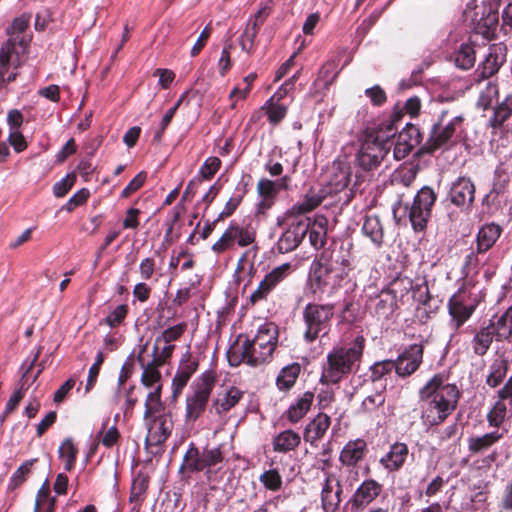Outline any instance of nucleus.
<instances>
[{"instance_id":"obj_40","label":"nucleus","mask_w":512,"mask_h":512,"mask_svg":"<svg viewBox=\"0 0 512 512\" xmlns=\"http://www.w3.org/2000/svg\"><path fill=\"white\" fill-rule=\"evenodd\" d=\"M476 55L474 47L470 44H461L455 52V65L462 70H469L475 64Z\"/></svg>"},{"instance_id":"obj_58","label":"nucleus","mask_w":512,"mask_h":512,"mask_svg":"<svg viewBox=\"0 0 512 512\" xmlns=\"http://www.w3.org/2000/svg\"><path fill=\"white\" fill-rule=\"evenodd\" d=\"M147 179V173L145 171L139 172L129 183L128 185L122 190L121 197L128 198L133 193L138 191L146 182Z\"/></svg>"},{"instance_id":"obj_46","label":"nucleus","mask_w":512,"mask_h":512,"mask_svg":"<svg viewBox=\"0 0 512 512\" xmlns=\"http://www.w3.org/2000/svg\"><path fill=\"white\" fill-rule=\"evenodd\" d=\"M501 438L498 432L487 433L480 437H472L469 439V450L472 452H480Z\"/></svg>"},{"instance_id":"obj_33","label":"nucleus","mask_w":512,"mask_h":512,"mask_svg":"<svg viewBox=\"0 0 512 512\" xmlns=\"http://www.w3.org/2000/svg\"><path fill=\"white\" fill-rule=\"evenodd\" d=\"M300 442V435L291 429H287L277 434L273 438L272 444L274 451L279 453H287L296 449Z\"/></svg>"},{"instance_id":"obj_12","label":"nucleus","mask_w":512,"mask_h":512,"mask_svg":"<svg viewBox=\"0 0 512 512\" xmlns=\"http://www.w3.org/2000/svg\"><path fill=\"white\" fill-rule=\"evenodd\" d=\"M334 315V306L331 304H308L303 311L306 325L304 337L306 341L313 342L321 335H326L330 321Z\"/></svg>"},{"instance_id":"obj_44","label":"nucleus","mask_w":512,"mask_h":512,"mask_svg":"<svg viewBox=\"0 0 512 512\" xmlns=\"http://www.w3.org/2000/svg\"><path fill=\"white\" fill-rule=\"evenodd\" d=\"M59 458L64 461V469L71 471L75 465L77 448L70 438L65 439L58 449Z\"/></svg>"},{"instance_id":"obj_60","label":"nucleus","mask_w":512,"mask_h":512,"mask_svg":"<svg viewBox=\"0 0 512 512\" xmlns=\"http://www.w3.org/2000/svg\"><path fill=\"white\" fill-rule=\"evenodd\" d=\"M160 345L161 344H157V342L155 341L152 352L150 354H148L147 353L148 342H145L144 344L140 345V350H139L137 356H142L143 359L148 364L162 366V363H158V358L160 355Z\"/></svg>"},{"instance_id":"obj_21","label":"nucleus","mask_w":512,"mask_h":512,"mask_svg":"<svg viewBox=\"0 0 512 512\" xmlns=\"http://www.w3.org/2000/svg\"><path fill=\"white\" fill-rule=\"evenodd\" d=\"M382 485L373 479L365 480L351 498L352 508L363 509L381 493Z\"/></svg>"},{"instance_id":"obj_11","label":"nucleus","mask_w":512,"mask_h":512,"mask_svg":"<svg viewBox=\"0 0 512 512\" xmlns=\"http://www.w3.org/2000/svg\"><path fill=\"white\" fill-rule=\"evenodd\" d=\"M436 200L437 194L434 190L429 186H424L417 192L411 205H406L408 219L415 232L425 231Z\"/></svg>"},{"instance_id":"obj_6","label":"nucleus","mask_w":512,"mask_h":512,"mask_svg":"<svg viewBox=\"0 0 512 512\" xmlns=\"http://www.w3.org/2000/svg\"><path fill=\"white\" fill-rule=\"evenodd\" d=\"M453 113L454 111L448 108L439 112L437 120L431 127L428 139L419 148V154H433L440 149L447 150L453 145V137L465 120L463 114H457L445 123L447 116Z\"/></svg>"},{"instance_id":"obj_61","label":"nucleus","mask_w":512,"mask_h":512,"mask_svg":"<svg viewBox=\"0 0 512 512\" xmlns=\"http://www.w3.org/2000/svg\"><path fill=\"white\" fill-rule=\"evenodd\" d=\"M90 192L87 188H82L77 191L64 205L63 209L68 212H72L78 206L83 205L89 198Z\"/></svg>"},{"instance_id":"obj_2","label":"nucleus","mask_w":512,"mask_h":512,"mask_svg":"<svg viewBox=\"0 0 512 512\" xmlns=\"http://www.w3.org/2000/svg\"><path fill=\"white\" fill-rule=\"evenodd\" d=\"M278 341V328L274 323H265L258 328L254 339L239 338L228 350L227 358L231 366L242 362L257 366L270 360Z\"/></svg>"},{"instance_id":"obj_14","label":"nucleus","mask_w":512,"mask_h":512,"mask_svg":"<svg viewBox=\"0 0 512 512\" xmlns=\"http://www.w3.org/2000/svg\"><path fill=\"white\" fill-rule=\"evenodd\" d=\"M309 225V218H294L291 227L282 234L277 242L278 252L286 254L297 248L307 234Z\"/></svg>"},{"instance_id":"obj_17","label":"nucleus","mask_w":512,"mask_h":512,"mask_svg":"<svg viewBox=\"0 0 512 512\" xmlns=\"http://www.w3.org/2000/svg\"><path fill=\"white\" fill-rule=\"evenodd\" d=\"M423 358V346L413 344L399 355L395 363V371L401 377L413 374L419 367Z\"/></svg>"},{"instance_id":"obj_15","label":"nucleus","mask_w":512,"mask_h":512,"mask_svg":"<svg viewBox=\"0 0 512 512\" xmlns=\"http://www.w3.org/2000/svg\"><path fill=\"white\" fill-rule=\"evenodd\" d=\"M422 139L423 135L420 129L412 123H407L398 133L393 149L394 158L397 160L404 159L415 147L420 145Z\"/></svg>"},{"instance_id":"obj_47","label":"nucleus","mask_w":512,"mask_h":512,"mask_svg":"<svg viewBox=\"0 0 512 512\" xmlns=\"http://www.w3.org/2000/svg\"><path fill=\"white\" fill-rule=\"evenodd\" d=\"M54 498L50 497L49 487L44 484L38 491L35 512H54Z\"/></svg>"},{"instance_id":"obj_53","label":"nucleus","mask_w":512,"mask_h":512,"mask_svg":"<svg viewBox=\"0 0 512 512\" xmlns=\"http://www.w3.org/2000/svg\"><path fill=\"white\" fill-rule=\"evenodd\" d=\"M104 362V354L99 351L95 357V361L93 365L90 367L87 377V382L85 385V394L89 393L91 389L94 387L97 377L99 375L100 367Z\"/></svg>"},{"instance_id":"obj_45","label":"nucleus","mask_w":512,"mask_h":512,"mask_svg":"<svg viewBox=\"0 0 512 512\" xmlns=\"http://www.w3.org/2000/svg\"><path fill=\"white\" fill-rule=\"evenodd\" d=\"M273 100V98H270L262 109L266 110L269 123L276 126L286 117L287 107L283 104L274 103Z\"/></svg>"},{"instance_id":"obj_29","label":"nucleus","mask_w":512,"mask_h":512,"mask_svg":"<svg viewBox=\"0 0 512 512\" xmlns=\"http://www.w3.org/2000/svg\"><path fill=\"white\" fill-rule=\"evenodd\" d=\"M332 278V258H317L312 265L311 281L321 288L330 284Z\"/></svg>"},{"instance_id":"obj_18","label":"nucleus","mask_w":512,"mask_h":512,"mask_svg":"<svg viewBox=\"0 0 512 512\" xmlns=\"http://www.w3.org/2000/svg\"><path fill=\"white\" fill-rule=\"evenodd\" d=\"M450 201L457 207L470 206L475 199V185L470 178L459 177L449 190Z\"/></svg>"},{"instance_id":"obj_27","label":"nucleus","mask_w":512,"mask_h":512,"mask_svg":"<svg viewBox=\"0 0 512 512\" xmlns=\"http://www.w3.org/2000/svg\"><path fill=\"white\" fill-rule=\"evenodd\" d=\"M502 62L503 61L497 54V48L495 46H492L489 49V53L485 57L484 61L478 66V68L475 71L474 75L476 80L482 81L495 75L499 71Z\"/></svg>"},{"instance_id":"obj_4","label":"nucleus","mask_w":512,"mask_h":512,"mask_svg":"<svg viewBox=\"0 0 512 512\" xmlns=\"http://www.w3.org/2000/svg\"><path fill=\"white\" fill-rule=\"evenodd\" d=\"M364 338L358 336L351 346L336 347L327 354V362L323 365L320 381L323 384H336L346 375L353 372L362 356Z\"/></svg>"},{"instance_id":"obj_64","label":"nucleus","mask_w":512,"mask_h":512,"mask_svg":"<svg viewBox=\"0 0 512 512\" xmlns=\"http://www.w3.org/2000/svg\"><path fill=\"white\" fill-rule=\"evenodd\" d=\"M128 308L126 305H118L109 315L106 317V323L110 327L118 326L126 317Z\"/></svg>"},{"instance_id":"obj_24","label":"nucleus","mask_w":512,"mask_h":512,"mask_svg":"<svg viewBox=\"0 0 512 512\" xmlns=\"http://www.w3.org/2000/svg\"><path fill=\"white\" fill-rule=\"evenodd\" d=\"M367 452V444L363 439L349 441L340 453V461L343 465L354 466L363 459Z\"/></svg>"},{"instance_id":"obj_25","label":"nucleus","mask_w":512,"mask_h":512,"mask_svg":"<svg viewBox=\"0 0 512 512\" xmlns=\"http://www.w3.org/2000/svg\"><path fill=\"white\" fill-rule=\"evenodd\" d=\"M314 395L312 392H305L298 397L285 412L286 419L291 424L298 423L310 410Z\"/></svg>"},{"instance_id":"obj_13","label":"nucleus","mask_w":512,"mask_h":512,"mask_svg":"<svg viewBox=\"0 0 512 512\" xmlns=\"http://www.w3.org/2000/svg\"><path fill=\"white\" fill-rule=\"evenodd\" d=\"M352 168L346 157H339L329 165L324 173L327 193L337 194L348 187Z\"/></svg>"},{"instance_id":"obj_54","label":"nucleus","mask_w":512,"mask_h":512,"mask_svg":"<svg viewBox=\"0 0 512 512\" xmlns=\"http://www.w3.org/2000/svg\"><path fill=\"white\" fill-rule=\"evenodd\" d=\"M337 63L334 60L327 61L319 70L318 78L325 81V87L328 88L339 74L336 71Z\"/></svg>"},{"instance_id":"obj_50","label":"nucleus","mask_w":512,"mask_h":512,"mask_svg":"<svg viewBox=\"0 0 512 512\" xmlns=\"http://www.w3.org/2000/svg\"><path fill=\"white\" fill-rule=\"evenodd\" d=\"M394 361L385 360L377 362L371 366V380L373 382L382 381L387 375H389L395 368Z\"/></svg>"},{"instance_id":"obj_34","label":"nucleus","mask_w":512,"mask_h":512,"mask_svg":"<svg viewBox=\"0 0 512 512\" xmlns=\"http://www.w3.org/2000/svg\"><path fill=\"white\" fill-rule=\"evenodd\" d=\"M197 370V364L194 362H186L180 365L175 376L172 379L173 397H178L184 387L187 385L191 376Z\"/></svg>"},{"instance_id":"obj_22","label":"nucleus","mask_w":512,"mask_h":512,"mask_svg":"<svg viewBox=\"0 0 512 512\" xmlns=\"http://www.w3.org/2000/svg\"><path fill=\"white\" fill-rule=\"evenodd\" d=\"M408 453V447L405 443L396 442L392 444L389 451L380 458V463L388 471H397L405 463Z\"/></svg>"},{"instance_id":"obj_51","label":"nucleus","mask_w":512,"mask_h":512,"mask_svg":"<svg viewBox=\"0 0 512 512\" xmlns=\"http://www.w3.org/2000/svg\"><path fill=\"white\" fill-rule=\"evenodd\" d=\"M186 324L180 323L165 329L157 338V344L169 343L176 341L185 331Z\"/></svg>"},{"instance_id":"obj_30","label":"nucleus","mask_w":512,"mask_h":512,"mask_svg":"<svg viewBox=\"0 0 512 512\" xmlns=\"http://www.w3.org/2000/svg\"><path fill=\"white\" fill-rule=\"evenodd\" d=\"M499 22L498 11L489 9L476 23L474 31L482 35L485 40H493L496 36V30Z\"/></svg>"},{"instance_id":"obj_49","label":"nucleus","mask_w":512,"mask_h":512,"mask_svg":"<svg viewBox=\"0 0 512 512\" xmlns=\"http://www.w3.org/2000/svg\"><path fill=\"white\" fill-rule=\"evenodd\" d=\"M264 487L271 491H279L282 487V477L278 470L270 469L262 473L259 477Z\"/></svg>"},{"instance_id":"obj_62","label":"nucleus","mask_w":512,"mask_h":512,"mask_svg":"<svg viewBox=\"0 0 512 512\" xmlns=\"http://www.w3.org/2000/svg\"><path fill=\"white\" fill-rule=\"evenodd\" d=\"M395 306V296L390 291H382L379 301L376 305L377 312L381 310L383 314L391 313Z\"/></svg>"},{"instance_id":"obj_38","label":"nucleus","mask_w":512,"mask_h":512,"mask_svg":"<svg viewBox=\"0 0 512 512\" xmlns=\"http://www.w3.org/2000/svg\"><path fill=\"white\" fill-rule=\"evenodd\" d=\"M323 201V197L318 194L307 195L303 202L295 204L286 212V218L292 220L298 216H304L317 208Z\"/></svg>"},{"instance_id":"obj_20","label":"nucleus","mask_w":512,"mask_h":512,"mask_svg":"<svg viewBox=\"0 0 512 512\" xmlns=\"http://www.w3.org/2000/svg\"><path fill=\"white\" fill-rule=\"evenodd\" d=\"M342 488L335 475L326 477L321 491V502L325 512H334L340 504Z\"/></svg>"},{"instance_id":"obj_26","label":"nucleus","mask_w":512,"mask_h":512,"mask_svg":"<svg viewBox=\"0 0 512 512\" xmlns=\"http://www.w3.org/2000/svg\"><path fill=\"white\" fill-rule=\"evenodd\" d=\"M512 117V93L507 94L502 101H498L493 107V115L489 119V126L494 129H502L507 120Z\"/></svg>"},{"instance_id":"obj_1","label":"nucleus","mask_w":512,"mask_h":512,"mask_svg":"<svg viewBox=\"0 0 512 512\" xmlns=\"http://www.w3.org/2000/svg\"><path fill=\"white\" fill-rule=\"evenodd\" d=\"M419 407L425 426L441 424L455 410L460 396L455 384L442 375H435L420 390Z\"/></svg>"},{"instance_id":"obj_28","label":"nucleus","mask_w":512,"mask_h":512,"mask_svg":"<svg viewBox=\"0 0 512 512\" xmlns=\"http://www.w3.org/2000/svg\"><path fill=\"white\" fill-rule=\"evenodd\" d=\"M502 228L495 223L485 224L477 234V252H487L500 237Z\"/></svg>"},{"instance_id":"obj_8","label":"nucleus","mask_w":512,"mask_h":512,"mask_svg":"<svg viewBox=\"0 0 512 512\" xmlns=\"http://www.w3.org/2000/svg\"><path fill=\"white\" fill-rule=\"evenodd\" d=\"M216 374L212 370L203 372L192 385V392L186 396V422H195L205 411L211 392L215 386Z\"/></svg>"},{"instance_id":"obj_59","label":"nucleus","mask_w":512,"mask_h":512,"mask_svg":"<svg viewBox=\"0 0 512 512\" xmlns=\"http://www.w3.org/2000/svg\"><path fill=\"white\" fill-rule=\"evenodd\" d=\"M120 434L116 426H111L106 431H99L97 438L100 439L103 446L111 448L117 444Z\"/></svg>"},{"instance_id":"obj_56","label":"nucleus","mask_w":512,"mask_h":512,"mask_svg":"<svg viewBox=\"0 0 512 512\" xmlns=\"http://www.w3.org/2000/svg\"><path fill=\"white\" fill-rule=\"evenodd\" d=\"M76 182V175L74 173L68 174L62 180L56 182L53 186V193L55 197H64Z\"/></svg>"},{"instance_id":"obj_39","label":"nucleus","mask_w":512,"mask_h":512,"mask_svg":"<svg viewBox=\"0 0 512 512\" xmlns=\"http://www.w3.org/2000/svg\"><path fill=\"white\" fill-rule=\"evenodd\" d=\"M362 230L370 237L373 243L380 245L383 241V227L380 218L376 215L366 216Z\"/></svg>"},{"instance_id":"obj_3","label":"nucleus","mask_w":512,"mask_h":512,"mask_svg":"<svg viewBox=\"0 0 512 512\" xmlns=\"http://www.w3.org/2000/svg\"><path fill=\"white\" fill-rule=\"evenodd\" d=\"M143 421L147 430L145 444L147 447H160L171 435L174 421L161 400V386L150 391L145 399Z\"/></svg>"},{"instance_id":"obj_10","label":"nucleus","mask_w":512,"mask_h":512,"mask_svg":"<svg viewBox=\"0 0 512 512\" xmlns=\"http://www.w3.org/2000/svg\"><path fill=\"white\" fill-rule=\"evenodd\" d=\"M480 300V291L476 287H461L448 303L450 326L459 329L471 317Z\"/></svg>"},{"instance_id":"obj_43","label":"nucleus","mask_w":512,"mask_h":512,"mask_svg":"<svg viewBox=\"0 0 512 512\" xmlns=\"http://www.w3.org/2000/svg\"><path fill=\"white\" fill-rule=\"evenodd\" d=\"M247 193L246 184L237 186L234 194L226 202L223 211L218 215L217 221H221L225 218L230 217L242 203L244 196Z\"/></svg>"},{"instance_id":"obj_36","label":"nucleus","mask_w":512,"mask_h":512,"mask_svg":"<svg viewBox=\"0 0 512 512\" xmlns=\"http://www.w3.org/2000/svg\"><path fill=\"white\" fill-rule=\"evenodd\" d=\"M488 327L498 339L509 337L512 334V309L491 319Z\"/></svg>"},{"instance_id":"obj_42","label":"nucleus","mask_w":512,"mask_h":512,"mask_svg":"<svg viewBox=\"0 0 512 512\" xmlns=\"http://www.w3.org/2000/svg\"><path fill=\"white\" fill-rule=\"evenodd\" d=\"M494 337L496 336L488 326L480 329L472 340L474 352L479 356L484 355L488 351Z\"/></svg>"},{"instance_id":"obj_52","label":"nucleus","mask_w":512,"mask_h":512,"mask_svg":"<svg viewBox=\"0 0 512 512\" xmlns=\"http://www.w3.org/2000/svg\"><path fill=\"white\" fill-rule=\"evenodd\" d=\"M257 192L261 198L275 199L279 192V187L276 182L267 178H261L257 183Z\"/></svg>"},{"instance_id":"obj_31","label":"nucleus","mask_w":512,"mask_h":512,"mask_svg":"<svg viewBox=\"0 0 512 512\" xmlns=\"http://www.w3.org/2000/svg\"><path fill=\"white\" fill-rule=\"evenodd\" d=\"M330 418L327 414L319 413L305 428L304 439L313 444L322 438L330 426Z\"/></svg>"},{"instance_id":"obj_37","label":"nucleus","mask_w":512,"mask_h":512,"mask_svg":"<svg viewBox=\"0 0 512 512\" xmlns=\"http://www.w3.org/2000/svg\"><path fill=\"white\" fill-rule=\"evenodd\" d=\"M508 371V361L502 355H498L492 362L487 375L486 383L490 387H496L505 379Z\"/></svg>"},{"instance_id":"obj_7","label":"nucleus","mask_w":512,"mask_h":512,"mask_svg":"<svg viewBox=\"0 0 512 512\" xmlns=\"http://www.w3.org/2000/svg\"><path fill=\"white\" fill-rule=\"evenodd\" d=\"M393 141L381 136L375 129L367 127L362 133L360 148L356 153V163L364 171L378 168L389 153Z\"/></svg>"},{"instance_id":"obj_16","label":"nucleus","mask_w":512,"mask_h":512,"mask_svg":"<svg viewBox=\"0 0 512 512\" xmlns=\"http://www.w3.org/2000/svg\"><path fill=\"white\" fill-rule=\"evenodd\" d=\"M499 399L488 414L490 425L499 427L512 416V376L498 392Z\"/></svg>"},{"instance_id":"obj_63","label":"nucleus","mask_w":512,"mask_h":512,"mask_svg":"<svg viewBox=\"0 0 512 512\" xmlns=\"http://www.w3.org/2000/svg\"><path fill=\"white\" fill-rule=\"evenodd\" d=\"M365 94L374 106H382L387 101L386 93L379 85L366 89Z\"/></svg>"},{"instance_id":"obj_55","label":"nucleus","mask_w":512,"mask_h":512,"mask_svg":"<svg viewBox=\"0 0 512 512\" xmlns=\"http://www.w3.org/2000/svg\"><path fill=\"white\" fill-rule=\"evenodd\" d=\"M221 167V160L218 157L212 156L205 160L200 168V175L205 180L212 179Z\"/></svg>"},{"instance_id":"obj_48","label":"nucleus","mask_w":512,"mask_h":512,"mask_svg":"<svg viewBox=\"0 0 512 512\" xmlns=\"http://www.w3.org/2000/svg\"><path fill=\"white\" fill-rule=\"evenodd\" d=\"M24 44V39L17 40L16 38L10 37L0 47V64L10 67V63L14 54H18L16 51V44Z\"/></svg>"},{"instance_id":"obj_41","label":"nucleus","mask_w":512,"mask_h":512,"mask_svg":"<svg viewBox=\"0 0 512 512\" xmlns=\"http://www.w3.org/2000/svg\"><path fill=\"white\" fill-rule=\"evenodd\" d=\"M300 371L301 367L298 363H293L282 368L276 379L278 388L281 390L291 388L295 384Z\"/></svg>"},{"instance_id":"obj_5","label":"nucleus","mask_w":512,"mask_h":512,"mask_svg":"<svg viewBox=\"0 0 512 512\" xmlns=\"http://www.w3.org/2000/svg\"><path fill=\"white\" fill-rule=\"evenodd\" d=\"M223 455L219 447L198 449L191 444L183 457L180 472H205L206 479L215 488L218 474L223 465Z\"/></svg>"},{"instance_id":"obj_32","label":"nucleus","mask_w":512,"mask_h":512,"mask_svg":"<svg viewBox=\"0 0 512 512\" xmlns=\"http://www.w3.org/2000/svg\"><path fill=\"white\" fill-rule=\"evenodd\" d=\"M404 110L395 106L393 112L390 114L388 119L383 120L379 124L370 126L371 129H375L381 136H387L388 141H392L397 132V123L404 117Z\"/></svg>"},{"instance_id":"obj_23","label":"nucleus","mask_w":512,"mask_h":512,"mask_svg":"<svg viewBox=\"0 0 512 512\" xmlns=\"http://www.w3.org/2000/svg\"><path fill=\"white\" fill-rule=\"evenodd\" d=\"M244 392L237 387H228L219 392L213 402L217 414H223L235 407L243 398Z\"/></svg>"},{"instance_id":"obj_57","label":"nucleus","mask_w":512,"mask_h":512,"mask_svg":"<svg viewBox=\"0 0 512 512\" xmlns=\"http://www.w3.org/2000/svg\"><path fill=\"white\" fill-rule=\"evenodd\" d=\"M258 32L254 29L245 28L240 36V46L247 54H252L255 51V38Z\"/></svg>"},{"instance_id":"obj_19","label":"nucleus","mask_w":512,"mask_h":512,"mask_svg":"<svg viewBox=\"0 0 512 512\" xmlns=\"http://www.w3.org/2000/svg\"><path fill=\"white\" fill-rule=\"evenodd\" d=\"M291 266L285 263L274 268L265 278L260 282L257 289L251 294L250 300L252 303L261 301L267 297L276 284L281 281L289 272Z\"/></svg>"},{"instance_id":"obj_35","label":"nucleus","mask_w":512,"mask_h":512,"mask_svg":"<svg viewBox=\"0 0 512 512\" xmlns=\"http://www.w3.org/2000/svg\"><path fill=\"white\" fill-rule=\"evenodd\" d=\"M137 361L142 368L141 383L143 386L153 391L160 383L161 373L158 370L160 366L148 364L142 356H137Z\"/></svg>"},{"instance_id":"obj_9","label":"nucleus","mask_w":512,"mask_h":512,"mask_svg":"<svg viewBox=\"0 0 512 512\" xmlns=\"http://www.w3.org/2000/svg\"><path fill=\"white\" fill-rule=\"evenodd\" d=\"M256 235V230L250 225L240 226L238 223L232 222L219 240L214 243L212 250L217 254H221L232 251L237 245L241 248L250 247L241 256H248L249 253H253V256H256L259 252Z\"/></svg>"}]
</instances>
